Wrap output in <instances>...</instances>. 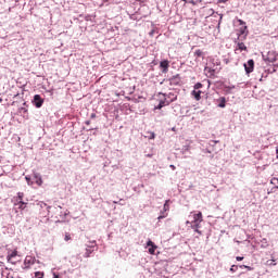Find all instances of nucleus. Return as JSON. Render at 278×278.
Returning <instances> with one entry per match:
<instances>
[{
  "mask_svg": "<svg viewBox=\"0 0 278 278\" xmlns=\"http://www.w3.org/2000/svg\"><path fill=\"white\" fill-rule=\"evenodd\" d=\"M226 103H227V100L225 99V97L219 98L218 108H225Z\"/></svg>",
  "mask_w": 278,
  "mask_h": 278,
  "instance_id": "4468645a",
  "label": "nucleus"
},
{
  "mask_svg": "<svg viewBox=\"0 0 278 278\" xmlns=\"http://www.w3.org/2000/svg\"><path fill=\"white\" fill-rule=\"evenodd\" d=\"M25 197V193L18 192L17 193V201H23V198Z\"/></svg>",
  "mask_w": 278,
  "mask_h": 278,
  "instance_id": "393cba45",
  "label": "nucleus"
},
{
  "mask_svg": "<svg viewBox=\"0 0 278 278\" xmlns=\"http://www.w3.org/2000/svg\"><path fill=\"white\" fill-rule=\"evenodd\" d=\"M236 88V86H225V90L226 92H229L230 90H233Z\"/></svg>",
  "mask_w": 278,
  "mask_h": 278,
  "instance_id": "bb28decb",
  "label": "nucleus"
},
{
  "mask_svg": "<svg viewBox=\"0 0 278 278\" xmlns=\"http://www.w3.org/2000/svg\"><path fill=\"white\" fill-rule=\"evenodd\" d=\"M147 157H153V154H147Z\"/></svg>",
  "mask_w": 278,
  "mask_h": 278,
  "instance_id": "4c0bfd02",
  "label": "nucleus"
},
{
  "mask_svg": "<svg viewBox=\"0 0 278 278\" xmlns=\"http://www.w3.org/2000/svg\"><path fill=\"white\" fill-rule=\"evenodd\" d=\"M195 233H200L201 235V230H199V228L194 229Z\"/></svg>",
  "mask_w": 278,
  "mask_h": 278,
  "instance_id": "72a5a7b5",
  "label": "nucleus"
},
{
  "mask_svg": "<svg viewBox=\"0 0 278 278\" xmlns=\"http://www.w3.org/2000/svg\"><path fill=\"white\" fill-rule=\"evenodd\" d=\"M94 251V249H90V248H87L86 249V253H85V257H90V254Z\"/></svg>",
  "mask_w": 278,
  "mask_h": 278,
  "instance_id": "a211bd4d",
  "label": "nucleus"
},
{
  "mask_svg": "<svg viewBox=\"0 0 278 278\" xmlns=\"http://www.w3.org/2000/svg\"><path fill=\"white\" fill-rule=\"evenodd\" d=\"M238 49H239V51H247V46L244 45V42H239Z\"/></svg>",
  "mask_w": 278,
  "mask_h": 278,
  "instance_id": "f3484780",
  "label": "nucleus"
},
{
  "mask_svg": "<svg viewBox=\"0 0 278 278\" xmlns=\"http://www.w3.org/2000/svg\"><path fill=\"white\" fill-rule=\"evenodd\" d=\"M240 268H247V270H253V267L247 265H240Z\"/></svg>",
  "mask_w": 278,
  "mask_h": 278,
  "instance_id": "c756f323",
  "label": "nucleus"
},
{
  "mask_svg": "<svg viewBox=\"0 0 278 278\" xmlns=\"http://www.w3.org/2000/svg\"><path fill=\"white\" fill-rule=\"evenodd\" d=\"M191 223H203V213L193 214V220Z\"/></svg>",
  "mask_w": 278,
  "mask_h": 278,
  "instance_id": "1a4fd4ad",
  "label": "nucleus"
},
{
  "mask_svg": "<svg viewBox=\"0 0 278 278\" xmlns=\"http://www.w3.org/2000/svg\"><path fill=\"white\" fill-rule=\"evenodd\" d=\"M253 68H255V61L253 59H250L247 64H244L245 73L249 75L250 73H253Z\"/></svg>",
  "mask_w": 278,
  "mask_h": 278,
  "instance_id": "7ed1b4c3",
  "label": "nucleus"
},
{
  "mask_svg": "<svg viewBox=\"0 0 278 278\" xmlns=\"http://www.w3.org/2000/svg\"><path fill=\"white\" fill-rule=\"evenodd\" d=\"M147 247H150L149 248L150 255H155V251L157 250V245H155V243L153 241L149 240L147 242Z\"/></svg>",
  "mask_w": 278,
  "mask_h": 278,
  "instance_id": "39448f33",
  "label": "nucleus"
},
{
  "mask_svg": "<svg viewBox=\"0 0 278 278\" xmlns=\"http://www.w3.org/2000/svg\"><path fill=\"white\" fill-rule=\"evenodd\" d=\"M201 88H203V84L197 83V84L194 85V90H201Z\"/></svg>",
  "mask_w": 278,
  "mask_h": 278,
  "instance_id": "5701e85b",
  "label": "nucleus"
},
{
  "mask_svg": "<svg viewBox=\"0 0 278 278\" xmlns=\"http://www.w3.org/2000/svg\"><path fill=\"white\" fill-rule=\"evenodd\" d=\"M163 210L164 212H168V210H170V206L168 205V200L165 202Z\"/></svg>",
  "mask_w": 278,
  "mask_h": 278,
  "instance_id": "b1692460",
  "label": "nucleus"
},
{
  "mask_svg": "<svg viewBox=\"0 0 278 278\" xmlns=\"http://www.w3.org/2000/svg\"><path fill=\"white\" fill-rule=\"evenodd\" d=\"M169 84L170 86H179V84H181V77H179V75L173 76L169 78Z\"/></svg>",
  "mask_w": 278,
  "mask_h": 278,
  "instance_id": "423d86ee",
  "label": "nucleus"
},
{
  "mask_svg": "<svg viewBox=\"0 0 278 278\" xmlns=\"http://www.w3.org/2000/svg\"><path fill=\"white\" fill-rule=\"evenodd\" d=\"M42 103H45V100L40 97V94L34 96V105L36 108H42Z\"/></svg>",
  "mask_w": 278,
  "mask_h": 278,
  "instance_id": "20e7f679",
  "label": "nucleus"
},
{
  "mask_svg": "<svg viewBox=\"0 0 278 278\" xmlns=\"http://www.w3.org/2000/svg\"><path fill=\"white\" fill-rule=\"evenodd\" d=\"M34 180L37 186H42V178L38 174H35Z\"/></svg>",
  "mask_w": 278,
  "mask_h": 278,
  "instance_id": "f8f14e48",
  "label": "nucleus"
},
{
  "mask_svg": "<svg viewBox=\"0 0 278 278\" xmlns=\"http://www.w3.org/2000/svg\"><path fill=\"white\" fill-rule=\"evenodd\" d=\"M265 264H266V266H277V263H275L274 258L267 261Z\"/></svg>",
  "mask_w": 278,
  "mask_h": 278,
  "instance_id": "6ab92c4d",
  "label": "nucleus"
},
{
  "mask_svg": "<svg viewBox=\"0 0 278 278\" xmlns=\"http://www.w3.org/2000/svg\"><path fill=\"white\" fill-rule=\"evenodd\" d=\"M160 66L161 68H163L162 73H168V66H169L168 60L161 61Z\"/></svg>",
  "mask_w": 278,
  "mask_h": 278,
  "instance_id": "9d476101",
  "label": "nucleus"
},
{
  "mask_svg": "<svg viewBox=\"0 0 278 278\" xmlns=\"http://www.w3.org/2000/svg\"><path fill=\"white\" fill-rule=\"evenodd\" d=\"M54 278H60V276H58V275H54Z\"/></svg>",
  "mask_w": 278,
  "mask_h": 278,
  "instance_id": "79ce46f5",
  "label": "nucleus"
},
{
  "mask_svg": "<svg viewBox=\"0 0 278 278\" xmlns=\"http://www.w3.org/2000/svg\"><path fill=\"white\" fill-rule=\"evenodd\" d=\"M236 270H238V266L237 265H232L230 267V273H236Z\"/></svg>",
  "mask_w": 278,
  "mask_h": 278,
  "instance_id": "c85d7f7f",
  "label": "nucleus"
},
{
  "mask_svg": "<svg viewBox=\"0 0 278 278\" xmlns=\"http://www.w3.org/2000/svg\"><path fill=\"white\" fill-rule=\"evenodd\" d=\"M26 180L29 181V177H26Z\"/></svg>",
  "mask_w": 278,
  "mask_h": 278,
  "instance_id": "c03bdc74",
  "label": "nucleus"
},
{
  "mask_svg": "<svg viewBox=\"0 0 278 278\" xmlns=\"http://www.w3.org/2000/svg\"><path fill=\"white\" fill-rule=\"evenodd\" d=\"M65 240H66V241L71 240V238L68 237V235L65 236Z\"/></svg>",
  "mask_w": 278,
  "mask_h": 278,
  "instance_id": "f704fd0d",
  "label": "nucleus"
},
{
  "mask_svg": "<svg viewBox=\"0 0 278 278\" xmlns=\"http://www.w3.org/2000/svg\"><path fill=\"white\" fill-rule=\"evenodd\" d=\"M96 117H97V114L92 113L91 118H96Z\"/></svg>",
  "mask_w": 278,
  "mask_h": 278,
  "instance_id": "c9c22d12",
  "label": "nucleus"
},
{
  "mask_svg": "<svg viewBox=\"0 0 278 278\" xmlns=\"http://www.w3.org/2000/svg\"><path fill=\"white\" fill-rule=\"evenodd\" d=\"M23 105H27V103H26V102H24V103H23Z\"/></svg>",
  "mask_w": 278,
  "mask_h": 278,
  "instance_id": "a18cd8bd",
  "label": "nucleus"
},
{
  "mask_svg": "<svg viewBox=\"0 0 278 278\" xmlns=\"http://www.w3.org/2000/svg\"><path fill=\"white\" fill-rule=\"evenodd\" d=\"M36 264V257L34 256H26L24 260V268H31Z\"/></svg>",
  "mask_w": 278,
  "mask_h": 278,
  "instance_id": "f03ea898",
  "label": "nucleus"
},
{
  "mask_svg": "<svg viewBox=\"0 0 278 278\" xmlns=\"http://www.w3.org/2000/svg\"><path fill=\"white\" fill-rule=\"evenodd\" d=\"M239 23H240L241 25H243V24H244V22H243L242 20H240V21H239Z\"/></svg>",
  "mask_w": 278,
  "mask_h": 278,
  "instance_id": "ea45409f",
  "label": "nucleus"
},
{
  "mask_svg": "<svg viewBox=\"0 0 278 278\" xmlns=\"http://www.w3.org/2000/svg\"><path fill=\"white\" fill-rule=\"evenodd\" d=\"M192 96L194 97L195 101H201V90L194 89L192 91Z\"/></svg>",
  "mask_w": 278,
  "mask_h": 278,
  "instance_id": "9b49d317",
  "label": "nucleus"
},
{
  "mask_svg": "<svg viewBox=\"0 0 278 278\" xmlns=\"http://www.w3.org/2000/svg\"><path fill=\"white\" fill-rule=\"evenodd\" d=\"M169 168H172V170H176L177 167H175V165H169Z\"/></svg>",
  "mask_w": 278,
  "mask_h": 278,
  "instance_id": "473e14b6",
  "label": "nucleus"
},
{
  "mask_svg": "<svg viewBox=\"0 0 278 278\" xmlns=\"http://www.w3.org/2000/svg\"><path fill=\"white\" fill-rule=\"evenodd\" d=\"M182 1H185V3L187 2V0H182Z\"/></svg>",
  "mask_w": 278,
  "mask_h": 278,
  "instance_id": "de8ad7c7",
  "label": "nucleus"
},
{
  "mask_svg": "<svg viewBox=\"0 0 278 278\" xmlns=\"http://www.w3.org/2000/svg\"><path fill=\"white\" fill-rule=\"evenodd\" d=\"M204 53L201 49H198L194 51V56L195 58H203Z\"/></svg>",
  "mask_w": 278,
  "mask_h": 278,
  "instance_id": "2eb2a0df",
  "label": "nucleus"
},
{
  "mask_svg": "<svg viewBox=\"0 0 278 278\" xmlns=\"http://www.w3.org/2000/svg\"><path fill=\"white\" fill-rule=\"evenodd\" d=\"M276 154H277V160H278V149L276 150Z\"/></svg>",
  "mask_w": 278,
  "mask_h": 278,
  "instance_id": "a19ab883",
  "label": "nucleus"
},
{
  "mask_svg": "<svg viewBox=\"0 0 278 278\" xmlns=\"http://www.w3.org/2000/svg\"><path fill=\"white\" fill-rule=\"evenodd\" d=\"M165 217H166V216H162V215H161V216H159V220H161V218H165Z\"/></svg>",
  "mask_w": 278,
  "mask_h": 278,
  "instance_id": "58836bf2",
  "label": "nucleus"
},
{
  "mask_svg": "<svg viewBox=\"0 0 278 278\" xmlns=\"http://www.w3.org/2000/svg\"><path fill=\"white\" fill-rule=\"evenodd\" d=\"M113 203H115V204H116V203H118V202L114 201Z\"/></svg>",
  "mask_w": 278,
  "mask_h": 278,
  "instance_id": "49530a36",
  "label": "nucleus"
},
{
  "mask_svg": "<svg viewBox=\"0 0 278 278\" xmlns=\"http://www.w3.org/2000/svg\"><path fill=\"white\" fill-rule=\"evenodd\" d=\"M28 110L25 106L20 108V114H23V116H27Z\"/></svg>",
  "mask_w": 278,
  "mask_h": 278,
  "instance_id": "dca6fc26",
  "label": "nucleus"
},
{
  "mask_svg": "<svg viewBox=\"0 0 278 278\" xmlns=\"http://www.w3.org/2000/svg\"><path fill=\"white\" fill-rule=\"evenodd\" d=\"M236 260H237V262H242V260H244V257H242V256H237Z\"/></svg>",
  "mask_w": 278,
  "mask_h": 278,
  "instance_id": "2f4dec72",
  "label": "nucleus"
},
{
  "mask_svg": "<svg viewBox=\"0 0 278 278\" xmlns=\"http://www.w3.org/2000/svg\"><path fill=\"white\" fill-rule=\"evenodd\" d=\"M18 255V251L14 250L11 253L8 254L7 260L10 262V264H14V257Z\"/></svg>",
  "mask_w": 278,
  "mask_h": 278,
  "instance_id": "6e6552de",
  "label": "nucleus"
},
{
  "mask_svg": "<svg viewBox=\"0 0 278 278\" xmlns=\"http://www.w3.org/2000/svg\"><path fill=\"white\" fill-rule=\"evenodd\" d=\"M170 102H166V94H163V99L160 100V103L157 106L154 108V110H162V108L169 105Z\"/></svg>",
  "mask_w": 278,
  "mask_h": 278,
  "instance_id": "0eeeda50",
  "label": "nucleus"
},
{
  "mask_svg": "<svg viewBox=\"0 0 278 278\" xmlns=\"http://www.w3.org/2000/svg\"><path fill=\"white\" fill-rule=\"evenodd\" d=\"M15 205H18V210H25V207H27V202L18 201Z\"/></svg>",
  "mask_w": 278,
  "mask_h": 278,
  "instance_id": "ddd939ff",
  "label": "nucleus"
},
{
  "mask_svg": "<svg viewBox=\"0 0 278 278\" xmlns=\"http://www.w3.org/2000/svg\"><path fill=\"white\" fill-rule=\"evenodd\" d=\"M210 13H211V14H214V10H213V9H210Z\"/></svg>",
  "mask_w": 278,
  "mask_h": 278,
  "instance_id": "e433bc0d",
  "label": "nucleus"
},
{
  "mask_svg": "<svg viewBox=\"0 0 278 278\" xmlns=\"http://www.w3.org/2000/svg\"><path fill=\"white\" fill-rule=\"evenodd\" d=\"M35 277H36V278H43V277H45V274H43V273H40V271H36V273H35Z\"/></svg>",
  "mask_w": 278,
  "mask_h": 278,
  "instance_id": "a878e982",
  "label": "nucleus"
},
{
  "mask_svg": "<svg viewBox=\"0 0 278 278\" xmlns=\"http://www.w3.org/2000/svg\"><path fill=\"white\" fill-rule=\"evenodd\" d=\"M170 97H173L170 101H177V96H175L174 93H169L168 98L170 99Z\"/></svg>",
  "mask_w": 278,
  "mask_h": 278,
  "instance_id": "cd10ccee",
  "label": "nucleus"
},
{
  "mask_svg": "<svg viewBox=\"0 0 278 278\" xmlns=\"http://www.w3.org/2000/svg\"><path fill=\"white\" fill-rule=\"evenodd\" d=\"M190 3H192V5H194V1H190Z\"/></svg>",
  "mask_w": 278,
  "mask_h": 278,
  "instance_id": "37998d69",
  "label": "nucleus"
},
{
  "mask_svg": "<svg viewBox=\"0 0 278 278\" xmlns=\"http://www.w3.org/2000/svg\"><path fill=\"white\" fill-rule=\"evenodd\" d=\"M192 229H201V223H192Z\"/></svg>",
  "mask_w": 278,
  "mask_h": 278,
  "instance_id": "412c9836",
  "label": "nucleus"
},
{
  "mask_svg": "<svg viewBox=\"0 0 278 278\" xmlns=\"http://www.w3.org/2000/svg\"><path fill=\"white\" fill-rule=\"evenodd\" d=\"M97 247V241H89V244H87L88 249H94Z\"/></svg>",
  "mask_w": 278,
  "mask_h": 278,
  "instance_id": "aec40b11",
  "label": "nucleus"
},
{
  "mask_svg": "<svg viewBox=\"0 0 278 278\" xmlns=\"http://www.w3.org/2000/svg\"><path fill=\"white\" fill-rule=\"evenodd\" d=\"M149 140H155V132H150Z\"/></svg>",
  "mask_w": 278,
  "mask_h": 278,
  "instance_id": "7c9ffc66",
  "label": "nucleus"
},
{
  "mask_svg": "<svg viewBox=\"0 0 278 278\" xmlns=\"http://www.w3.org/2000/svg\"><path fill=\"white\" fill-rule=\"evenodd\" d=\"M240 36H244V34H247V26H243L240 28Z\"/></svg>",
  "mask_w": 278,
  "mask_h": 278,
  "instance_id": "4be33fe9",
  "label": "nucleus"
},
{
  "mask_svg": "<svg viewBox=\"0 0 278 278\" xmlns=\"http://www.w3.org/2000/svg\"><path fill=\"white\" fill-rule=\"evenodd\" d=\"M265 62H270L274 66L278 67V54L275 51H268L267 55H263Z\"/></svg>",
  "mask_w": 278,
  "mask_h": 278,
  "instance_id": "f257e3e1",
  "label": "nucleus"
}]
</instances>
